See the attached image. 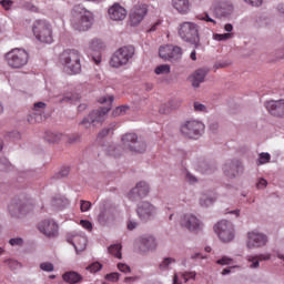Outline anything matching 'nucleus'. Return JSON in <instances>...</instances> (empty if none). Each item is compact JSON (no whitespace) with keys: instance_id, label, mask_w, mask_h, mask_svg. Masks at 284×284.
<instances>
[{"instance_id":"obj_1","label":"nucleus","mask_w":284,"mask_h":284,"mask_svg":"<svg viewBox=\"0 0 284 284\" xmlns=\"http://www.w3.org/2000/svg\"><path fill=\"white\" fill-rule=\"evenodd\" d=\"M94 24V13L92 11L77 6L73 8V14L71 18V27L78 32H88Z\"/></svg>"},{"instance_id":"obj_2","label":"nucleus","mask_w":284,"mask_h":284,"mask_svg":"<svg viewBox=\"0 0 284 284\" xmlns=\"http://www.w3.org/2000/svg\"><path fill=\"white\" fill-rule=\"evenodd\" d=\"M199 30L200 27L196 22L184 21L179 24L178 34L185 43H191L192 45H195V48H199V43L201 42Z\"/></svg>"},{"instance_id":"obj_3","label":"nucleus","mask_w":284,"mask_h":284,"mask_svg":"<svg viewBox=\"0 0 284 284\" xmlns=\"http://www.w3.org/2000/svg\"><path fill=\"white\" fill-rule=\"evenodd\" d=\"M99 101L100 103H106L108 108L95 110L91 112L87 118H84L81 121V125H84V128H90V125H97V123H103V121H105V114L110 112L111 105L114 102V97L104 95Z\"/></svg>"},{"instance_id":"obj_4","label":"nucleus","mask_w":284,"mask_h":284,"mask_svg":"<svg viewBox=\"0 0 284 284\" xmlns=\"http://www.w3.org/2000/svg\"><path fill=\"white\" fill-rule=\"evenodd\" d=\"M60 63L69 74L81 72V53L74 49H67L60 54Z\"/></svg>"},{"instance_id":"obj_5","label":"nucleus","mask_w":284,"mask_h":284,"mask_svg":"<svg viewBox=\"0 0 284 284\" xmlns=\"http://www.w3.org/2000/svg\"><path fill=\"white\" fill-rule=\"evenodd\" d=\"M213 230L221 243H232L236 236V229H234V223L227 220H221L214 224Z\"/></svg>"},{"instance_id":"obj_6","label":"nucleus","mask_w":284,"mask_h":284,"mask_svg":"<svg viewBox=\"0 0 284 284\" xmlns=\"http://www.w3.org/2000/svg\"><path fill=\"white\" fill-rule=\"evenodd\" d=\"M136 50L132 45H124L118 49L110 60L111 68H123L134 59Z\"/></svg>"},{"instance_id":"obj_7","label":"nucleus","mask_w":284,"mask_h":284,"mask_svg":"<svg viewBox=\"0 0 284 284\" xmlns=\"http://www.w3.org/2000/svg\"><path fill=\"white\" fill-rule=\"evenodd\" d=\"M122 148L125 152H132L133 154H143L148 150L145 141L139 140V135L135 133H125L121 138Z\"/></svg>"},{"instance_id":"obj_8","label":"nucleus","mask_w":284,"mask_h":284,"mask_svg":"<svg viewBox=\"0 0 284 284\" xmlns=\"http://www.w3.org/2000/svg\"><path fill=\"white\" fill-rule=\"evenodd\" d=\"M4 59L9 68H12L13 70H20V68L28 65L30 54H28V51L24 49L16 48L6 53Z\"/></svg>"},{"instance_id":"obj_9","label":"nucleus","mask_w":284,"mask_h":284,"mask_svg":"<svg viewBox=\"0 0 284 284\" xmlns=\"http://www.w3.org/2000/svg\"><path fill=\"white\" fill-rule=\"evenodd\" d=\"M32 31L38 41L52 43V26L45 20H38L33 23Z\"/></svg>"},{"instance_id":"obj_10","label":"nucleus","mask_w":284,"mask_h":284,"mask_svg":"<svg viewBox=\"0 0 284 284\" xmlns=\"http://www.w3.org/2000/svg\"><path fill=\"white\" fill-rule=\"evenodd\" d=\"M34 210V205L30 202L13 200L8 205V212L11 219H21L26 214H30Z\"/></svg>"},{"instance_id":"obj_11","label":"nucleus","mask_w":284,"mask_h":284,"mask_svg":"<svg viewBox=\"0 0 284 284\" xmlns=\"http://www.w3.org/2000/svg\"><path fill=\"white\" fill-rule=\"evenodd\" d=\"M205 130V124L199 120L185 121L180 129L181 134L187 139H199Z\"/></svg>"},{"instance_id":"obj_12","label":"nucleus","mask_w":284,"mask_h":284,"mask_svg":"<svg viewBox=\"0 0 284 284\" xmlns=\"http://www.w3.org/2000/svg\"><path fill=\"white\" fill-rule=\"evenodd\" d=\"M211 12L216 19H227L234 12V3L230 0H215L211 7Z\"/></svg>"},{"instance_id":"obj_13","label":"nucleus","mask_w":284,"mask_h":284,"mask_svg":"<svg viewBox=\"0 0 284 284\" xmlns=\"http://www.w3.org/2000/svg\"><path fill=\"white\" fill-rule=\"evenodd\" d=\"M223 174L226 176V179H236L239 174H243V163L241 161L233 159V160H227L223 164Z\"/></svg>"},{"instance_id":"obj_14","label":"nucleus","mask_w":284,"mask_h":284,"mask_svg":"<svg viewBox=\"0 0 284 284\" xmlns=\"http://www.w3.org/2000/svg\"><path fill=\"white\" fill-rule=\"evenodd\" d=\"M139 251L141 254H148L149 252H156L159 242L154 235H142L138 239Z\"/></svg>"},{"instance_id":"obj_15","label":"nucleus","mask_w":284,"mask_h":284,"mask_svg":"<svg viewBox=\"0 0 284 284\" xmlns=\"http://www.w3.org/2000/svg\"><path fill=\"white\" fill-rule=\"evenodd\" d=\"M136 212L141 221H150L156 216L159 209L154 204L144 201L138 205Z\"/></svg>"},{"instance_id":"obj_16","label":"nucleus","mask_w":284,"mask_h":284,"mask_svg":"<svg viewBox=\"0 0 284 284\" xmlns=\"http://www.w3.org/2000/svg\"><path fill=\"white\" fill-rule=\"evenodd\" d=\"M150 194V184L145 181L138 182L136 185L129 192L130 201H141Z\"/></svg>"},{"instance_id":"obj_17","label":"nucleus","mask_w":284,"mask_h":284,"mask_svg":"<svg viewBox=\"0 0 284 284\" xmlns=\"http://www.w3.org/2000/svg\"><path fill=\"white\" fill-rule=\"evenodd\" d=\"M180 224L190 232H196V230H201L203 227V223L199 220V217L190 213H186L181 217Z\"/></svg>"},{"instance_id":"obj_18","label":"nucleus","mask_w":284,"mask_h":284,"mask_svg":"<svg viewBox=\"0 0 284 284\" xmlns=\"http://www.w3.org/2000/svg\"><path fill=\"white\" fill-rule=\"evenodd\" d=\"M38 230L49 239H52L59 234V226L57 225V222L52 220H44L40 222Z\"/></svg>"},{"instance_id":"obj_19","label":"nucleus","mask_w":284,"mask_h":284,"mask_svg":"<svg viewBox=\"0 0 284 284\" xmlns=\"http://www.w3.org/2000/svg\"><path fill=\"white\" fill-rule=\"evenodd\" d=\"M145 14H148L145 6L135 7L129 16V26L136 28L145 19Z\"/></svg>"},{"instance_id":"obj_20","label":"nucleus","mask_w":284,"mask_h":284,"mask_svg":"<svg viewBox=\"0 0 284 284\" xmlns=\"http://www.w3.org/2000/svg\"><path fill=\"white\" fill-rule=\"evenodd\" d=\"M43 110H45L44 102H38L33 105V113L27 119L28 123L34 125V123H41L43 121Z\"/></svg>"},{"instance_id":"obj_21","label":"nucleus","mask_w":284,"mask_h":284,"mask_svg":"<svg viewBox=\"0 0 284 284\" xmlns=\"http://www.w3.org/2000/svg\"><path fill=\"white\" fill-rule=\"evenodd\" d=\"M210 70L201 68L195 70L190 77L189 81L193 88H200L201 83H205V78L207 77Z\"/></svg>"},{"instance_id":"obj_22","label":"nucleus","mask_w":284,"mask_h":284,"mask_svg":"<svg viewBox=\"0 0 284 284\" xmlns=\"http://www.w3.org/2000/svg\"><path fill=\"white\" fill-rule=\"evenodd\" d=\"M108 12L111 21H123L128 17V10L119 3L111 6Z\"/></svg>"},{"instance_id":"obj_23","label":"nucleus","mask_w":284,"mask_h":284,"mask_svg":"<svg viewBox=\"0 0 284 284\" xmlns=\"http://www.w3.org/2000/svg\"><path fill=\"white\" fill-rule=\"evenodd\" d=\"M266 109L273 116H284V100L266 102Z\"/></svg>"},{"instance_id":"obj_24","label":"nucleus","mask_w":284,"mask_h":284,"mask_svg":"<svg viewBox=\"0 0 284 284\" xmlns=\"http://www.w3.org/2000/svg\"><path fill=\"white\" fill-rule=\"evenodd\" d=\"M68 243L73 245L77 253L83 252L88 247V237L85 235L75 234L72 237H68Z\"/></svg>"},{"instance_id":"obj_25","label":"nucleus","mask_w":284,"mask_h":284,"mask_svg":"<svg viewBox=\"0 0 284 284\" xmlns=\"http://www.w3.org/2000/svg\"><path fill=\"white\" fill-rule=\"evenodd\" d=\"M250 245H251V247H263V246L267 245V235H265L258 231L251 232Z\"/></svg>"},{"instance_id":"obj_26","label":"nucleus","mask_w":284,"mask_h":284,"mask_svg":"<svg viewBox=\"0 0 284 284\" xmlns=\"http://www.w3.org/2000/svg\"><path fill=\"white\" fill-rule=\"evenodd\" d=\"M190 280L196 281V272L174 273L173 275V284L187 283Z\"/></svg>"},{"instance_id":"obj_27","label":"nucleus","mask_w":284,"mask_h":284,"mask_svg":"<svg viewBox=\"0 0 284 284\" xmlns=\"http://www.w3.org/2000/svg\"><path fill=\"white\" fill-rule=\"evenodd\" d=\"M114 221V213L110 209L100 211L98 215V223L100 225H108Z\"/></svg>"},{"instance_id":"obj_28","label":"nucleus","mask_w":284,"mask_h":284,"mask_svg":"<svg viewBox=\"0 0 284 284\" xmlns=\"http://www.w3.org/2000/svg\"><path fill=\"white\" fill-rule=\"evenodd\" d=\"M172 6L180 14L190 12V0H172Z\"/></svg>"},{"instance_id":"obj_29","label":"nucleus","mask_w":284,"mask_h":284,"mask_svg":"<svg viewBox=\"0 0 284 284\" xmlns=\"http://www.w3.org/2000/svg\"><path fill=\"white\" fill-rule=\"evenodd\" d=\"M51 205L58 207V210H63V207L70 205V201L63 195H57L52 199Z\"/></svg>"},{"instance_id":"obj_30","label":"nucleus","mask_w":284,"mask_h":284,"mask_svg":"<svg viewBox=\"0 0 284 284\" xmlns=\"http://www.w3.org/2000/svg\"><path fill=\"white\" fill-rule=\"evenodd\" d=\"M173 265H176V258L164 257L159 264V270L161 272H169V270H172Z\"/></svg>"},{"instance_id":"obj_31","label":"nucleus","mask_w":284,"mask_h":284,"mask_svg":"<svg viewBox=\"0 0 284 284\" xmlns=\"http://www.w3.org/2000/svg\"><path fill=\"white\" fill-rule=\"evenodd\" d=\"M63 134L59 132H52L48 131L44 133V141L47 143H59V141H62Z\"/></svg>"},{"instance_id":"obj_32","label":"nucleus","mask_w":284,"mask_h":284,"mask_svg":"<svg viewBox=\"0 0 284 284\" xmlns=\"http://www.w3.org/2000/svg\"><path fill=\"white\" fill-rule=\"evenodd\" d=\"M62 278L67 283L74 284V283H79L80 281H82L83 277L79 273H77V272H69V273H65L62 276Z\"/></svg>"},{"instance_id":"obj_33","label":"nucleus","mask_w":284,"mask_h":284,"mask_svg":"<svg viewBox=\"0 0 284 284\" xmlns=\"http://www.w3.org/2000/svg\"><path fill=\"white\" fill-rule=\"evenodd\" d=\"M261 261H270V255H256L251 258V267L253 270H257V267H261Z\"/></svg>"},{"instance_id":"obj_34","label":"nucleus","mask_w":284,"mask_h":284,"mask_svg":"<svg viewBox=\"0 0 284 284\" xmlns=\"http://www.w3.org/2000/svg\"><path fill=\"white\" fill-rule=\"evenodd\" d=\"M172 53V44H166L165 47H161L159 50L160 58L164 61H171Z\"/></svg>"},{"instance_id":"obj_35","label":"nucleus","mask_w":284,"mask_h":284,"mask_svg":"<svg viewBox=\"0 0 284 284\" xmlns=\"http://www.w3.org/2000/svg\"><path fill=\"white\" fill-rule=\"evenodd\" d=\"M105 45L103 44V41L99 39H93L89 42V50L92 52H101Z\"/></svg>"},{"instance_id":"obj_36","label":"nucleus","mask_w":284,"mask_h":284,"mask_svg":"<svg viewBox=\"0 0 284 284\" xmlns=\"http://www.w3.org/2000/svg\"><path fill=\"white\" fill-rule=\"evenodd\" d=\"M214 201H216V199L212 195H207V194H202L200 197V205L202 207H210V205L214 204Z\"/></svg>"},{"instance_id":"obj_37","label":"nucleus","mask_w":284,"mask_h":284,"mask_svg":"<svg viewBox=\"0 0 284 284\" xmlns=\"http://www.w3.org/2000/svg\"><path fill=\"white\" fill-rule=\"evenodd\" d=\"M106 154L109 156H121V148H119L116 144H110L108 148H106Z\"/></svg>"},{"instance_id":"obj_38","label":"nucleus","mask_w":284,"mask_h":284,"mask_svg":"<svg viewBox=\"0 0 284 284\" xmlns=\"http://www.w3.org/2000/svg\"><path fill=\"white\" fill-rule=\"evenodd\" d=\"M114 128H116V123H111L108 128L102 129L98 134V139H105V136L114 132Z\"/></svg>"},{"instance_id":"obj_39","label":"nucleus","mask_w":284,"mask_h":284,"mask_svg":"<svg viewBox=\"0 0 284 284\" xmlns=\"http://www.w3.org/2000/svg\"><path fill=\"white\" fill-rule=\"evenodd\" d=\"M62 139H64V141L70 143V145H74V143H80L81 142V135L79 133L63 135Z\"/></svg>"},{"instance_id":"obj_40","label":"nucleus","mask_w":284,"mask_h":284,"mask_svg":"<svg viewBox=\"0 0 284 284\" xmlns=\"http://www.w3.org/2000/svg\"><path fill=\"white\" fill-rule=\"evenodd\" d=\"M109 254L115 256V258H122L121 255V244H113L108 248Z\"/></svg>"},{"instance_id":"obj_41","label":"nucleus","mask_w":284,"mask_h":284,"mask_svg":"<svg viewBox=\"0 0 284 284\" xmlns=\"http://www.w3.org/2000/svg\"><path fill=\"white\" fill-rule=\"evenodd\" d=\"M181 57H183V49L171 44V60L173 59L176 61L178 59H181Z\"/></svg>"},{"instance_id":"obj_42","label":"nucleus","mask_w":284,"mask_h":284,"mask_svg":"<svg viewBox=\"0 0 284 284\" xmlns=\"http://www.w3.org/2000/svg\"><path fill=\"white\" fill-rule=\"evenodd\" d=\"M155 74H170V64H160L154 69Z\"/></svg>"},{"instance_id":"obj_43","label":"nucleus","mask_w":284,"mask_h":284,"mask_svg":"<svg viewBox=\"0 0 284 284\" xmlns=\"http://www.w3.org/2000/svg\"><path fill=\"white\" fill-rule=\"evenodd\" d=\"M196 170H199V172H202L203 174H206V172H210V164L206 161L202 160L197 162Z\"/></svg>"},{"instance_id":"obj_44","label":"nucleus","mask_w":284,"mask_h":284,"mask_svg":"<svg viewBox=\"0 0 284 284\" xmlns=\"http://www.w3.org/2000/svg\"><path fill=\"white\" fill-rule=\"evenodd\" d=\"M272 155L270 153H261L257 160V165H265V163H270Z\"/></svg>"},{"instance_id":"obj_45","label":"nucleus","mask_w":284,"mask_h":284,"mask_svg":"<svg viewBox=\"0 0 284 284\" xmlns=\"http://www.w3.org/2000/svg\"><path fill=\"white\" fill-rule=\"evenodd\" d=\"M214 41H227L232 39V33H215L213 34Z\"/></svg>"},{"instance_id":"obj_46","label":"nucleus","mask_w":284,"mask_h":284,"mask_svg":"<svg viewBox=\"0 0 284 284\" xmlns=\"http://www.w3.org/2000/svg\"><path fill=\"white\" fill-rule=\"evenodd\" d=\"M128 110H130L129 106L122 105V106H118L114 109V111L112 112L113 116H123V114H125V112H128Z\"/></svg>"},{"instance_id":"obj_47","label":"nucleus","mask_w":284,"mask_h":284,"mask_svg":"<svg viewBox=\"0 0 284 284\" xmlns=\"http://www.w3.org/2000/svg\"><path fill=\"white\" fill-rule=\"evenodd\" d=\"M103 268V264L99 263V262H94L91 265L87 266V270L89 272H91L92 274L100 272V270Z\"/></svg>"},{"instance_id":"obj_48","label":"nucleus","mask_w":284,"mask_h":284,"mask_svg":"<svg viewBox=\"0 0 284 284\" xmlns=\"http://www.w3.org/2000/svg\"><path fill=\"white\" fill-rule=\"evenodd\" d=\"M6 265H8V267H10L11 270H19V267H21V263H19L16 260L12 258H8L4 260Z\"/></svg>"},{"instance_id":"obj_49","label":"nucleus","mask_w":284,"mask_h":284,"mask_svg":"<svg viewBox=\"0 0 284 284\" xmlns=\"http://www.w3.org/2000/svg\"><path fill=\"white\" fill-rule=\"evenodd\" d=\"M185 181L191 185H194V183H199V179H196V175L192 174L189 171H186L185 173Z\"/></svg>"},{"instance_id":"obj_50","label":"nucleus","mask_w":284,"mask_h":284,"mask_svg":"<svg viewBox=\"0 0 284 284\" xmlns=\"http://www.w3.org/2000/svg\"><path fill=\"white\" fill-rule=\"evenodd\" d=\"M92 207V202L81 200L80 201V210L81 212H89V210Z\"/></svg>"},{"instance_id":"obj_51","label":"nucleus","mask_w":284,"mask_h":284,"mask_svg":"<svg viewBox=\"0 0 284 284\" xmlns=\"http://www.w3.org/2000/svg\"><path fill=\"white\" fill-rule=\"evenodd\" d=\"M40 270H42V272H52L54 270V264L50 262L41 263Z\"/></svg>"},{"instance_id":"obj_52","label":"nucleus","mask_w":284,"mask_h":284,"mask_svg":"<svg viewBox=\"0 0 284 284\" xmlns=\"http://www.w3.org/2000/svg\"><path fill=\"white\" fill-rule=\"evenodd\" d=\"M121 274L113 272L105 275V280L110 281L111 283H116L119 281Z\"/></svg>"},{"instance_id":"obj_53","label":"nucleus","mask_w":284,"mask_h":284,"mask_svg":"<svg viewBox=\"0 0 284 284\" xmlns=\"http://www.w3.org/2000/svg\"><path fill=\"white\" fill-rule=\"evenodd\" d=\"M193 108L195 112H207V106H205V104H202L201 102H194Z\"/></svg>"},{"instance_id":"obj_54","label":"nucleus","mask_w":284,"mask_h":284,"mask_svg":"<svg viewBox=\"0 0 284 284\" xmlns=\"http://www.w3.org/2000/svg\"><path fill=\"white\" fill-rule=\"evenodd\" d=\"M217 265H232L234 263V260L227 256H223L222 258L216 261Z\"/></svg>"},{"instance_id":"obj_55","label":"nucleus","mask_w":284,"mask_h":284,"mask_svg":"<svg viewBox=\"0 0 284 284\" xmlns=\"http://www.w3.org/2000/svg\"><path fill=\"white\" fill-rule=\"evenodd\" d=\"M118 270L120 272H122L123 274H130V272H132V268H130V266L128 264H124V263H119L118 264Z\"/></svg>"},{"instance_id":"obj_56","label":"nucleus","mask_w":284,"mask_h":284,"mask_svg":"<svg viewBox=\"0 0 284 284\" xmlns=\"http://www.w3.org/2000/svg\"><path fill=\"white\" fill-rule=\"evenodd\" d=\"M9 243L12 246H21V245H23V239H21V237H13V239L9 240Z\"/></svg>"},{"instance_id":"obj_57","label":"nucleus","mask_w":284,"mask_h":284,"mask_svg":"<svg viewBox=\"0 0 284 284\" xmlns=\"http://www.w3.org/2000/svg\"><path fill=\"white\" fill-rule=\"evenodd\" d=\"M80 225H82L84 230H88V232H92V222L88 220H81Z\"/></svg>"},{"instance_id":"obj_58","label":"nucleus","mask_w":284,"mask_h":284,"mask_svg":"<svg viewBox=\"0 0 284 284\" xmlns=\"http://www.w3.org/2000/svg\"><path fill=\"white\" fill-rule=\"evenodd\" d=\"M70 174V168H63L60 170V172L57 174L58 179H65Z\"/></svg>"},{"instance_id":"obj_59","label":"nucleus","mask_w":284,"mask_h":284,"mask_svg":"<svg viewBox=\"0 0 284 284\" xmlns=\"http://www.w3.org/2000/svg\"><path fill=\"white\" fill-rule=\"evenodd\" d=\"M160 114H170L171 109L168 104H162L159 110Z\"/></svg>"},{"instance_id":"obj_60","label":"nucleus","mask_w":284,"mask_h":284,"mask_svg":"<svg viewBox=\"0 0 284 284\" xmlns=\"http://www.w3.org/2000/svg\"><path fill=\"white\" fill-rule=\"evenodd\" d=\"M257 190H264V187H267V181L265 179H260L256 183Z\"/></svg>"},{"instance_id":"obj_61","label":"nucleus","mask_w":284,"mask_h":284,"mask_svg":"<svg viewBox=\"0 0 284 284\" xmlns=\"http://www.w3.org/2000/svg\"><path fill=\"white\" fill-rule=\"evenodd\" d=\"M202 21H206L207 23H216V20L212 19L209 13H204L201 18Z\"/></svg>"},{"instance_id":"obj_62","label":"nucleus","mask_w":284,"mask_h":284,"mask_svg":"<svg viewBox=\"0 0 284 284\" xmlns=\"http://www.w3.org/2000/svg\"><path fill=\"white\" fill-rule=\"evenodd\" d=\"M0 3L2 8H4V10H10V8H12V4L14 2H12L11 0H2Z\"/></svg>"},{"instance_id":"obj_63","label":"nucleus","mask_w":284,"mask_h":284,"mask_svg":"<svg viewBox=\"0 0 284 284\" xmlns=\"http://www.w3.org/2000/svg\"><path fill=\"white\" fill-rule=\"evenodd\" d=\"M227 65H230V62H227V61H219V62H216L215 64H214V69L215 70H219V69H221V68H227Z\"/></svg>"},{"instance_id":"obj_64","label":"nucleus","mask_w":284,"mask_h":284,"mask_svg":"<svg viewBox=\"0 0 284 284\" xmlns=\"http://www.w3.org/2000/svg\"><path fill=\"white\" fill-rule=\"evenodd\" d=\"M136 281H139V276H126V277H124V283H126V284L136 283Z\"/></svg>"}]
</instances>
